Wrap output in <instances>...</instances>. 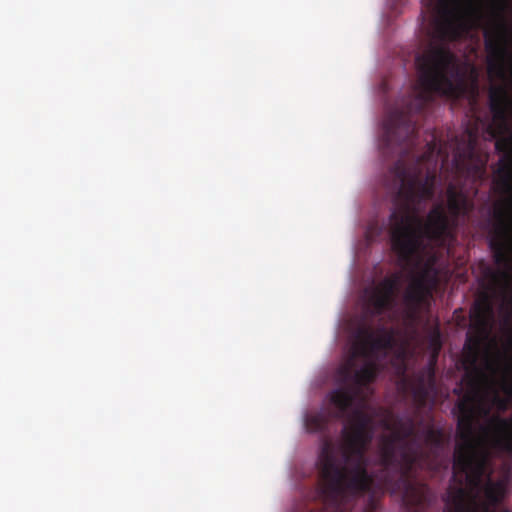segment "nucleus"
Listing matches in <instances>:
<instances>
[{
    "instance_id": "obj_10",
    "label": "nucleus",
    "mask_w": 512,
    "mask_h": 512,
    "mask_svg": "<svg viewBox=\"0 0 512 512\" xmlns=\"http://www.w3.org/2000/svg\"><path fill=\"white\" fill-rule=\"evenodd\" d=\"M453 162L456 170L470 180L472 185L484 180L486 161L476 156L472 143L467 151L456 154Z\"/></svg>"
},
{
    "instance_id": "obj_3",
    "label": "nucleus",
    "mask_w": 512,
    "mask_h": 512,
    "mask_svg": "<svg viewBox=\"0 0 512 512\" xmlns=\"http://www.w3.org/2000/svg\"><path fill=\"white\" fill-rule=\"evenodd\" d=\"M383 426L391 431L380 440L381 486L394 494H400L407 512H427L434 497L430 488L416 481L418 469L430 467L431 456L437 457L444 445V434L433 425L424 431L427 452L418 437L415 419L389 414Z\"/></svg>"
},
{
    "instance_id": "obj_6",
    "label": "nucleus",
    "mask_w": 512,
    "mask_h": 512,
    "mask_svg": "<svg viewBox=\"0 0 512 512\" xmlns=\"http://www.w3.org/2000/svg\"><path fill=\"white\" fill-rule=\"evenodd\" d=\"M431 355L427 365L413 375L408 386L415 405L423 408L436 388L435 368L442 348L441 332L438 325L431 327L427 334Z\"/></svg>"
},
{
    "instance_id": "obj_2",
    "label": "nucleus",
    "mask_w": 512,
    "mask_h": 512,
    "mask_svg": "<svg viewBox=\"0 0 512 512\" xmlns=\"http://www.w3.org/2000/svg\"><path fill=\"white\" fill-rule=\"evenodd\" d=\"M489 247L500 268L479 262V293L462 350L464 374L454 389L460 444L512 457V229L493 210Z\"/></svg>"
},
{
    "instance_id": "obj_5",
    "label": "nucleus",
    "mask_w": 512,
    "mask_h": 512,
    "mask_svg": "<svg viewBox=\"0 0 512 512\" xmlns=\"http://www.w3.org/2000/svg\"><path fill=\"white\" fill-rule=\"evenodd\" d=\"M489 109L493 115L495 127L491 128L492 137L496 138L495 150L502 153L495 170V187L502 193H512V134L508 120L512 100L505 85H492L489 89Z\"/></svg>"
},
{
    "instance_id": "obj_7",
    "label": "nucleus",
    "mask_w": 512,
    "mask_h": 512,
    "mask_svg": "<svg viewBox=\"0 0 512 512\" xmlns=\"http://www.w3.org/2000/svg\"><path fill=\"white\" fill-rule=\"evenodd\" d=\"M437 283V272L431 264H426L422 271L413 276L404 293L406 319L415 324L420 319V314L430 308L432 290Z\"/></svg>"
},
{
    "instance_id": "obj_4",
    "label": "nucleus",
    "mask_w": 512,
    "mask_h": 512,
    "mask_svg": "<svg viewBox=\"0 0 512 512\" xmlns=\"http://www.w3.org/2000/svg\"><path fill=\"white\" fill-rule=\"evenodd\" d=\"M422 16L431 18V40L420 54H426L432 47H441L455 56L447 42L458 40L467 35L472 27L466 0H421ZM455 61L456 60V57Z\"/></svg>"
},
{
    "instance_id": "obj_9",
    "label": "nucleus",
    "mask_w": 512,
    "mask_h": 512,
    "mask_svg": "<svg viewBox=\"0 0 512 512\" xmlns=\"http://www.w3.org/2000/svg\"><path fill=\"white\" fill-rule=\"evenodd\" d=\"M402 276V272H394L366 290V316L378 317L394 307Z\"/></svg>"
},
{
    "instance_id": "obj_11",
    "label": "nucleus",
    "mask_w": 512,
    "mask_h": 512,
    "mask_svg": "<svg viewBox=\"0 0 512 512\" xmlns=\"http://www.w3.org/2000/svg\"><path fill=\"white\" fill-rule=\"evenodd\" d=\"M455 512H477L475 509L466 510L463 506V494L458 492V495L454 498Z\"/></svg>"
},
{
    "instance_id": "obj_1",
    "label": "nucleus",
    "mask_w": 512,
    "mask_h": 512,
    "mask_svg": "<svg viewBox=\"0 0 512 512\" xmlns=\"http://www.w3.org/2000/svg\"><path fill=\"white\" fill-rule=\"evenodd\" d=\"M419 78L414 95L403 109H391L383 124V154H397L398 160L383 176L382 183L391 197L389 217L393 251L404 270L417 268L421 261L424 238L442 245L460 221L467 220L475 210L478 187L449 183L446 188V214L441 204L435 205L424 221L419 212L422 204L435 194L436 166L442 150L435 134L419 152L415 114L425 110L434 94L456 97L460 69L454 56L441 47H432L415 59Z\"/></svg>"
},
{
    "instance_id": "obj_8",
    "label": "nucleus",
    "mask_w": 512,
    "mask_h": 512,
    "mask_svg": "<svg viewBox=\"0 0 512 512\" xmlns=\"http://www.w3.org/2000/svg\"><path fill=\"white\" fill-rule=\"evenodd\" d=\"M487 67L490 75L505 79L506 62L510 56L507 27L503 21L484 31Z\"/></svg>"
}]
</instances>
